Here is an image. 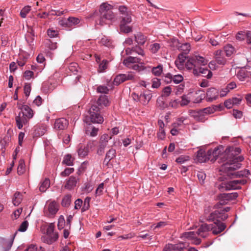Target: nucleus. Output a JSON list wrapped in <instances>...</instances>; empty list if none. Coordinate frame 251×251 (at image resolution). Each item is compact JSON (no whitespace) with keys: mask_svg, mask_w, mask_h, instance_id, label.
<instances>
[{"mask_svg":"<svg viewBox=\"0 0 251 251\" xmlns=\"http://www.w3.org/2000/svg\"><path fill=\"white\" fill-rule=\"evenodd\" d=\"M241 152L239 147L231 146L227 148L224 151L223 162L224 163L221 167V170H237L241 166L240 163L244 159L242 155H238Z\"/></svg>","mask_w":251,"mask_h":251,"instance_id":"1","label":"nucleus"},{"mask_svg":"<svg viewBox=\"0 0 251 251\" xmlns=\"http://www.w3.org/2000/svg\"><path fill=\"white\" fill-rule=\"evenodd\" d=\"M230 209L229 207H226L223 209L216 210L211 212L206 218L207 221L213 222V224H210V231L213 234H218L226 229V224L221 221H225L228 218L226 212L229 211Z\"/></svg>","mask_w":251,"mask_h":251,"instance_id":"2","label":"nucleus"},{"mask_svg":"<svg viewBox=\"0 0 251 251\" xmlns=\"http://www.w3.org/2000/svg\"><path fill=\"white\" fill-rule=\"evenodd\" d=\"M112 6L106 2L101 4L99 8L100 19L96 21L97 25H103L107 24V22H112L115 19V14L113 12Z\"/></svg>","mask_w":251,"mask_h":251,"instance_id":"3","label":"nucleus"},{"mask_svg":"<svg viewBox=\"0 0 251 251\" xmlns=\"http://www.w3.org/2000/svg\"><path fill=\"white\" fill-rule=\"evenodd\" d=\"M86 123L101 124L103 121V118L100 115V108L96 104L93 105L89 109L88 114L85 119Z\"/></svg>","mask_w":251,"mask_h":251,"instance_id":"4","label":"nucleus"},{"mask_svg":"<svg viewBox=\"0 0 251 251\" xmlns=\"http://www.w3.org/2000/svg\"><path fill=\"white\" fill-rule=\"evenodd\" d=\"M246 179H240L229 181L226 183H222L220 186V190L229 191L231 190L240 189V185H245L247 183Z\"/></svg>","mask_w":251,"mask_h":251,"instance_id":"5","label":"nucleus"},{"mask_svg":"<svg viewBox=\"0 0 251 251\" xmlns=\"http://www.w3.org/2000/svg\"><path fill=\"white\" fill-rule=\"evenodd\" d=\"M238 196L237 193L220 194L218 196L219 202L215 205V207L218 208V210L221 209L220 206L226 204L229 201L235 200Z\"/></svg>","mask_w":251,"mask_h":251,"instance_id":"6","label":"nucleus"},{"mask_svg":"<svg viewBox=\"0 0 251 251\" xmlns=\"http://www.w3.org/2000/svg\"><path fill=\"white\" fill-rule=\"evenodd\" d=\"M140 60V59L136 57L130 56L125 59L123 63L127 67L132 68L133 70L139 72L147 69V67L143 66L141 64H134V63L139 62Z\"/></svg>","mask_w":251,"mask_h":251,"instance_id":"7","label":"nucleus"},{"mask_svg":"<svg viewBox=\"0 0 251 251\" xmlns=\"http://www.w3.org/2000/svg\"><path fill=\"white\" fill-rule=\"evenodd\" d=\"M119 11L121 15V21H123V22L126 21L127 23H130L131 22V13L128 10L126 7L124 5L120 6L119 7Z\"/></svg>","mask_w":251,"mask_h":251,"instance_id":"8","label":"nucleus"},{"mask_svg":"<svg viewBox=\"0 0 251 251\" xmlns=\"http://www.w3.org/2000/svg\"><path fill=\"white\" fill-rule=\"evenodd\" d=\"M110 138L111 137H110L108 134H106L102 135L100 137L99 147L97 150V153L99 155H101L104 153V149L106 147L108 141Z\"/></svg>","mask_w":251,"mask_h":251,"instance_id":"9","label":"nucleus"},{"mask_svg":"<svg viewBox=\"0 0 251 251\" xmlns=\"http://www.w3.org/2000/svg\"><path fill=\"white\" fill-rule=\"evenodd\" d=\"M134 77V75L132 73H129L127 74H119L114 78L113 83L114 85H118L125 81L132 80Z\"/></svg>","mask_w":251,"mask_h":251,"instance_id":"10","label":"nucleus"},{"mask_svg":"<svg viewBox=\"0 0 251 251\" xmlns=\"http://www.w3.org/2000/svg\"><path fill=\"white\" fill-rule=\"evenodd\" d=\"M194 75H201L203 77H206L207 78H210L212 76V73L207 67H201L194 70Z\"/></svg>","mask_w":251,"mask_h":251,"instance_id":"11","label":"nucleus"},{"mask_svg":"<svg viewBox=\"0 0 251 251\" xmlns=\"http://www.w3.org/2000/svg\"><path fill=\"white\" fill-rule=\"evenodd\" d=\"M224 56L223 50H217L214 52V58L217 64L224 66L226 63L227 60Z\"/></svg>","mask_w":251,"mask_h":251,"instance_id":"12","label":"nucleus"},{"mask_svg":"<svg viewBox=\"0 0 251 251\" xmlns=\"http://www.w3.org/2000/svg\"><path fill=\"white\" fill-rule=\"evenodd\" d=\"M80 20L78 18L70 17L67 20H62L59 22L60 25L65 27H72L78 25Z\"/></svg>","mask_w":251,"mask_h":251,"instance_id":"13","label":"nucleus"},{"mask_svg":"<svg viewBox=\"0 0 251 251\" xmlns=\"http://www.w3.org/2000/svg\"><path fill=\"white\" fill-rule=\"evenodd\" d=\"M163 74L162 80L167 83H169L173 81V75L169 73H167L164 75L163 73V67L162 65H158V76H161Z\"/></svg>","mask_w":251,"mask_h":251,"instance_id":"14","label":"nucleus"},{"mask_svg":"<svg viewBox=\"0 0 251 251\" xmlns=\"http://www.w3.org/2000/svg\"><path fill=\"white\" fill-rule=\"evenodd\" d=\"M218 95L219 92L216 88H210L207 91L206 100L207 101H212L216 100Z\"/></svg>","mask_w":251,"mask_h":251,"instance_id":"15","label":"nucleus"},{"mask_svg":"<svg viewBox=\"0 0 251 251\" xmlns=\"http://www.w3.org/2000/svg\"><path fill=\"white\" fill-rule=\"evenodd\" d=\"M191 116L193 117L196 121L203 122L205 121V115L202 110H191L190 112Z\"/></svg>","mask_w":251,"mask_h":251,"instance_id":"16","label":"nucleus"},{"mask_svg":"<svg viewBox=\"0 0 251 251\" xmlns=\"http://www.w3.org/2000/svg\"><path fill=\"white\" fill-rule=\"evenodd\" d=\"M68 125V121L64 118H59L55 121L54 124V128L57 130H64Z\"/></svg>","mask_w":251,"mask_h":251,"instance_id":"17","label":"nucleus"},{"mask_svg":"<svg viewBox=\"0 0 251 251\" xmlns=\"http://www.w3.org/2000/svg\"><path fill=\"white\" fill-rule=\"evenodd\" d=\"M27 118L23 113L20 112L18 116L15 118L17 126L19 129L22 128L24 124H25L28 122Z\"/></svg>","mask_w":251,"mask_h":251,"instance_id":"18","label":"nucleus"},{"mask_svg":"<svg viewBox=\"0 0 251 251\" xmlns=\"http://www.w3.org/2000/svg\"><path fill=\"white\" fill-rule=\"evenodd\" d=\"M210 231V224H202L199 228L197 233L198 235L202 238H206L207 236V232Z\"/></svg>","mask_w":251,"mask_h":251,"instance_id":"19","label":"nucleus"},{"mask_svg":"<svg viewBox=\"0 0 251 251\" xmlns=\"http://www.w3.org/2000/svg\"><path fill=\"white\" fill-rule=\"evenodd\" d=\"M206 152L202 149L198 151L195 160L197 162L203 163L207 161Z\"/></svg>","mask_w":251,"mask_h":251,"instance_id":"20","label":"nucleus"},{"mask_svg":"<svg viewBox=\"0 0 251 251\" xmlns=\"http://www.w3.org/2000/svg\"><path fill=\"white\" fill-rule=\"evenodd\" d=\"M78 180V178L75 176H70L66 181L65 188L70 190L73 189L76 186Z\"/></svg>","mask_w":251,"mask_h":251,"instance_id":"21","label":"nucleus"},{"mask_svg":"<svg viewBox=\"0 0 251 251\" xmlns=\"http://www.w3.org/2000/svg\"><path fill=\"white\" fill-rule=\"evenodd\" d=\"M235 170H229L226 169V170H223L225 171L227 174V176H228L230 178H240L242 177H244L245 175L243 174V171H237L236 172H232Z\"/></svg>","mask_w":251,"mask_h":251,"instance_id":"22","label":"nucleus"},{"mask_svg":"<svg viewBox=\"0 0 251 251\" xmlns=\"http://www.w3.org/2000/svg\"><path fill=\"white\" fill-rule=\"evenodd\" d=\"M212 151V155L215 158V160L217 159L218 157L219 156H221V162H223L224 157V149L222 146H219L215 148L214 149H211Z\"/></svg>","mask_w":251,"mask_h":251,"instance_id":"23","label":"nucleus"},{"mask_svg":"<svg viewBox=\"0 0 251 251\" xmlns=\"http://www.w3.org/2000/svg\"><path fill=\"white\" fill-rule=\"evenodd\" d=\"M21 113H23L29 119L33 116V110L27 105H24L21 108Z\"/></svg>","mask_w":251,"mask_h":251,"instance_id":"24","label":"nucleus"},{"mask_svg":"<svg viewBox=\"0 0 251 251\" xmlns=\"http://www.w3.org/2000/svg\"><path fill=\"white\" fill-rule=\"evenodd\" d=\"M185 61V57L182 54L178 55L177 58L175 61V64L178 69L181 70L184 68Z\"/></svg>","mask_w":251,"mask_h":251,"instance_id":"25","label":"nucleus"},{"mask_svg":"<svg viewBox=\"0 0 251 251\" xmlns=\"http://www.w3.org/2000/svg\"><path fill=\"white\" fill-rule=\"evenodd\" d=\"M116 151L115 149H111L106 153L104 163L108 164L109 162L116 157Z\"/></svg>","mask_w":251,"mask_h":251,"instance_id":"26","label":"nucleus"},{"mask_svg":"<svg viewBox=\"0 0 251 251\" xmlns=\"http://www.w3.org/2000/svg\"><path fill=\"white\" fill-rule=\"evenodd\" d=\"M185 67L189 70H192V73L194 74V70L195 69H198L199 67H197V65L195 63V60L193 57L189 58L187 60L185 64Z\"/></svg>","mask_w":251,"mask_h":251,"instance_id":"27","label":"nucleus"},{"mask_svg":"<svg viewBox=\"0 0 251 251\" xmlns=\"http://www.w3.org/2000/svg\"><path fill=\"white\" fill-rule=\"evenodd\" d=\"M222 50L224 54L229 57L234 53L235 49L232 45L228 44L224 47V50Z\"/></svg>","mask_w":251,"mask_h":251,"instance_id":"28","label":"nucleus"},{"mask_svg":"<svg viewBox=\"0 0 251 251\" xmlns=\"http://www.w3.org/2000/svg\"><path fill=\"white\" fill-rule=\"evenodd\" d=\"M58 210V205L55 201L50 202L48 205V211L50 214L54 215Z\"/></svg>","mask_w":251,"mask_h":251,"instance_id":"29","label":"nucleus"},{"mask_svg":"<svg viewBox=\"0 0 251 251\" xmlns=\"http://www.w3.org/2000/svg\"><path fill=\"white\" fill-rule=\"evenodd\" d=\"M98 128L95 127L91 124L86 127V134L90 135L92 137L96 136L98 134Z\"/></svg>","mask_w":251,"mask_h":251,"instance_id":"30","label":"nucleus"},{"mask_svg":"<svg viewBox=\"0 0 251 251\" xmlns=\"http://www.w3.org/2000/svg\"><path fill=\"white\" fill-rule=\"evenodd\" d=\"M25 37L26 41L31 45L34 39V31L32 28H28Z\"/></svg>","mask_w":251,"mask_h":251,"instance_id":"31","label":"nucleus"},{"mask_svg":"<svg viewBox=\"0 0 251 251\" xmlns=\"http://www.w3.org/2000/svg\"><path fill=\"white\" fill-rule=\"evenodd\" d=\"M140 84L147 88L150 91H151V88H157V82L155 79H152L151 83L148 82L147 83L145 81H142L140 82Z\"/></svg>","mask_w":251,"mask_h":251,"instance_id":"32","label":"nucleus"},{"mask_svg":"<svg viewBox=\"0 0 251 251\" xmlns=\"http://www.w3.org/2000/svg\"><path fill=\"white\" fill-rule=\"evenodd\" d=\"M158 125L159 126V134L158 133V138H160L161 139H163L165 138L166 134L164 129V127L165 126V124L163 121L161 120L158 121Z\"/></svg>","mask_w":251,"mask_h":251,"instance_id":"33","label":"nucleus"},{"mask_svg":"<svg viewBox=\"0 0 251 251\" xmlns=\"http://www.w3.org/2000/svg\"><path fill=\"white\" fill-rule=\"evenodd\" d=\"M109 101L105 95H101L100 96L97 101L96 105H99V106H101L103 105L105 106L109 105Z\"/></svg>","mask_w":251,"mask_h":251,"instance_id":"34","label":"nucleus"},{"mask_svg":"<svg viewBox=\"0 0 251 251\" xmlns=\"http://www.w3.org/2000/svg\"><path fill=\"white\" fill-rule=\"evenodd\" d=\"M135 39L138 45H142L146 41L147 38L141 33H138L135 35Z\"/></svg>","mask_w":251,"mask_h":251,"instance_id":"35","label":"nucleus"},{"mask_svg":"<svg viewBox=\"0 0 251 251\" xmlns=\"http://www.w3.org/2000/svg\"><path fill=\"white\" fill-rule=\"evenodd\" d=\"M236 76L240 81H244L249 77V73L245 70H240L237 72Z\"/></svg>","mask_w":251,"mask_h":251,"instance_id":"36","label":"nucleus"},{"mask_svg":"<svg viewBox=\"0 0 251 251\" xmlns=\"http://www.w3.org/2000/svg\"><path fill=\"white\" fill-rule=\"evenodd\" d=\"M89 150L84 146L80 145L77 150L78 155L80 157H84L88 155Z\"/></svg>","mask_w":251,"mask_h":251,"instance_id":"37","label":"nucleus"},{"mask_svg":"<svg viewBox=\"0 0 251 251\" xmlns=\"http://www.w3.org/2000/svg\"><path fill=\"white\" fill-rule=\"evenodd\" d=\"M17 234V232H16L13 235V236L11 237V238L9 240H7L5 242L4 244V251H9V250L11 249L14 239L15 238V236Z\"/></svg>","mask_w":251,"mask_h":251,"instance_id":"38","label":"nucleus"},{"mask_svg":"<svg viewBox=\"0 0 251 251\" xmlns=\"http://www.w3.org/2000/svg\"><path fill=\"white\" fill-rule=\"evenodd\" d=\"M173 246L174 251H182L185 249L186 246H188V244L183 242H180L176 244H173Z\"/></svg>","mask_w":251,"mask_h":251,"instance_id":"39","label":"nucleus"},{"mask_svg":"<svg viewBox=\"0 0 251 251\" xmlns=\"http://www.w3.org/2000/svg\"><path fill=\"white\" fill-rule=\"evenodd\" d=\"M50 186V181L48 178H45V180L41 182L39 187V190L41 192H45Z\"/></svg>","mask_w":251,"mask_h":251,"instance_id":"40","label":"nucleus"},{"mask_svg":"<svg viewBox=\"0 0 251 251\" xmlns=\"http://www.w3.org/2000/svg\"><path fill=\"white\" fill-rule=\"evenodd\" d=\"M129 23L126 22V21H124V22H123V21H121L120 30L122 32L129 33L131 31V28L129 26L126 25V24Z\"/></svg>","mask_w":251,"mask_h":251,"instance_id":"41","label":"nucleus"},{"mask_svg":"<svg viewBox=\"0 0 251 251\" xmlns=\"http://www.w3.org/2000/svg\"><path fill=\"white\" fill-rule=\"evenodd\" d=\"M176 47L185 54H188L190 50V45L188 43L183 44L180 46L176 45Z\"/></svg>","mask_w":251,"mask_h":251,"instance_id":"42","label":"nucleus"},{"mask_svg":"<svg viewBox=\"0 0 251 251\" xmlns=\"http://www.w3.org/2000/svg\"><path fill=\"white\" fill-rule=\"evenodd\" d=\"M22 201V195L20 192L15 193L13 198V203L14 205H18Z\"/></svg>","mask_w":251,"mask_h":251,"instance_id":"43","label":"nucleus"},{"mask_svg":"<svg viewBox=\"0 0 251 251\" xmlns=\"http://www.w3.org/2000/svg\"><path fill=\"white\" fill-rule=\"evenodd\" d=\"M74 160V158L72 155L68 154L64 156L63 163L68 166H72L73 165Z\"/></svg>","mask_w":251,"mask_h":251,"instance_id":"44","label":"nucleus"},{"mask_svg":"<svg viewBox=\"0 0 251 251\" xmlns=\"http://www.w3.org/2000/svg\"><path fill=\"white\" fill-rule=\"evenodd\" d=\"M25 161L23 159H20L19 162V165L17 168V173L19 175L23 174L25 171Z\"/></svg>","mask_w":251,"mask_h":251,"instance_id":"45","label":"nucleus"},{"mask_svg":"<svg viewBox=\"0 0 251 251\" xmlns=\"http://www.w3.org/2000/svg\"><path fill=\"white\" fill-rule=\"evenodd\" d=\"M193 58L195 61L197 67H198V66L199 65H204L207 63L206 61L203 57L200 56H195L194 57H193Z\"/></svg>","mask_w":251,"mask_h":251,"instance_id":"46","label":"nucleus"},{"mask_svg":"<svg viewBox=\"0 0 251 251\" xmlns=\"http://www.w3.org/2000/svg\"><path fill=\"white\" fill-rule=\"evenodd\" d=\"M71 201V196L67 195L62 199L61 204L64 207H68L70 205Z\"/></svg>","mask_w":251,"mask_h":251,"instance_id":"47","label":"nucleus"},{"mask_svg":"<svg viewBox=\"0 0 251 251\" xmlns=\"http://www.w3.org/2000/svg\"><path fill=\"white\" fill-rule=\"evenodd\" d=\"M218 107L217 106H213L212 107H208L202 109V111H203V113L205 115V114H210L213 113L215 111H216Z\"/></svg>","mask_w":251,"mask_h":251,"instance_id":"48","label":"nucleus"},{"mask_svg":"<svg viewBox=\"0 0 251 251\" xmlns=\"http://www.w3.org/2000/svg\"><path fill=\"white\" fill-rule=\"evenodd\" d=\"M169 222L167 221H159L158 222V235L160 234L161 232V229L164 228L166 229V226H168Z\"/></svg>","mask_w":251,"mask_h":251,"instance_id":"49","label":"nucleus"},{"mask_svg":"<svg viewBox=\"0 0 251 251\" xmlns=\"http://www.w3.org/2000/svg\"><path fill=\"white\" fill-rule=\"evenodd\" d=\"M31 10V7L29 6H25L20 12V16L22 18H25L26 17L27 14Z\"/></svg>","mask_w":251,"mask_h":251,"instance_id":"50","label":"nucleus"},{"mask_svg":"<svg viewBox=\"0 0 251 251\" xmlns=\"http://www.w3.org/2000/svg\"><path fill=\"white\" fill-rule=\"evenodd\" d=\"M28 226V222L27 221H24L20 226L18 230L16 231L25 232Z\"/></svg>","mask_w":251,"mask_h":251,"instance_id":"51","label":"nucleus"},{"mask_svg":"<svg viewBox=\"0 0 251 251\" xmlns=\"http://www.w3.org/2000/svg\"><path fill=\"white\" fill-rule=\"evenodd\" d=\"M134 52L139 55H141L142 56L144 55V50L142 49L141 48L138 46H136L135 47L132 48L129 53H132Z\"/></svg>","mask_w":251,"mask_h":251,"instance_id":"52","label":"nucleus"},{"mask_svg":"<svg viewBox=\"0 0 251 251\" xmlns=\"http://www.w3.org/2000/svg\"><path fill=\"white\" fill-rule=\"evenodd\" d=\"M172 91V89L170 86L165 87L162 90L161 97L163 98V97H167L170 95L171 92Z\"/></svg>","mask_w":251,"mask_h":251,"instance_id":"53","label":"nucleus"},{"mask_svg":"<svg viewBox=\"0 0 251 251\" xmlns=\"http://www.w3.org/2000/svg\"><path fill=\"white\" fill-rule=\"evenodd\" d=\"M195 236V233L194 231H189L183 233L181 237L192 240Z\"/></svg>","mask_w":251,"mask_h":251,"instance_id":"54","label":"nucleus"},{"mask_svg":"<svg viewBox=\"0 0 251 251\" xmlns=\"http://www.w3.org/2000/svg\"><path fill=\"white\" fill-rule=\"evenodd\" d=\"M67 12V10H53V9H52V10L50 12V14L51 15L59 16H61V15H63L64 13H66Z\"/></svg>","mask_w":251,"mask_h":251,"instance_id":"55","label":"nucleus"},{"mask_svg":"<svg viewBox=\"0 0 251 251\" xmlns=\"http://www.w3.org/2000/svg\"><path fill=\"white\" fill-rule=\"evenodd\" d=\"M46 46L51 50H54L57 48V43L52 42L50 40H48L46 43Z\"/></svg>","mask_w":251,"mask_h":251,"instance_id":"56","label":"nucleus"},{"mask_svg":"<svg viewBox=\"0 0 251 251\" xmlns=\"http://www.w3.org/2000/svg\"><path fill=\"white\" fill-rule=\"evenodd\" d=\"M47 34L50 38H53L57 37L58 33L57 30L50 28L47 30Z\"/></svg>","mask_w":251,"mask_h":251,"instance_id":"57","label":"nucleus"},{"mask_svg":"<svg viewBox=\"0 0 251 251\" xmlns=\"http://www.w3.org/2000/svg\"><path fill=\"white\" fill-rule=\"evenodd\" d=\"M151 97L150 95L140 94V102L143 104H145L146 101H149Z\"/></svg>","mask_w":251,"mask_h":251,"instance_id":"58","label":"nucleus"},{"mask_svg":"<svg viewBox=\"0 0 251 251\" xmlns=\"http://www.w3.org/2000/svg\"><path fill=\"white\" fill-rule=\"evenodd\" d=\"M97 91L100 93L107 94L109 91V89L106 86L100 85L97 87Z\"/></svg>","mask_w":251,"mask_h":251,"instance_id":"59","label":"nucleus"},{"mask_svg":"<svg viewBox=\"0 0 251 251\" xmlns=\"http://www.w3.org/2000/svg\"><path fill=\"white\" fill-rule=\"evenodd\" d=\"M190 101L189 98L186 95H183L181 97V100L180 101V104L182 106L187 105Z\"/></svg>","mask_w":251,"mask_h":251,"instance_id":"60","label":"nucleus"},{"mask_svg":"<svg viewBox=\"0 0 251 251\" xmlns=\"http://www.w3.org/2000/svg\"><path fill=\"white\" fill-rule=\"evenodd\" d=\"M183 79V76L180 75H175L173 76V81L176 84L181 82Z\"/></svg>","mask_w":251,"mask_h":251,"instance_id":"61","label":"nucleus"},{"mask_svg":"<svg viewBox=\"0 0 251 251\" xmlns=\"http://www.w3.org/2000/svg\"><path fill=\"white\" fill-rule=\"evenodd\" d=\"M74 171V169L73 168H66L64 171L62 172L61 175L62 176H69L70 174L72 173Z\"/></svg>","mask_w":251,"mask_h":251,"instance_id":"62","label":"nucleus"},{"mask_svg":"<svg viewBox=\"0 0 251 251\" xmlns=\"http://www.w3.org/2000/svg\"><path fill=\"white\" fill-rule=\"evenodd\" d=\"M100 43L102 45L108 47H109L112 44L111 41L105 37L101 38Z\"/></svg>","mask_w":251,"mask_h":251,"instance_id":"63","label":"nucleus"},{"mask_svg":"<svg viewBox=\"0 0 251 251\" xmlns=\"http://www.w3.org/2000/svg\"><path fill=\"white\" fill-rule=\"evenodd\" d=\"M68 69L70 72L75 73L77 72L78 65L75 63H72L69 65Z\"/></svg>","mask_w":251,"mask_h":251,"instance_id":"64","label":"nucleus"}]
</instances>
